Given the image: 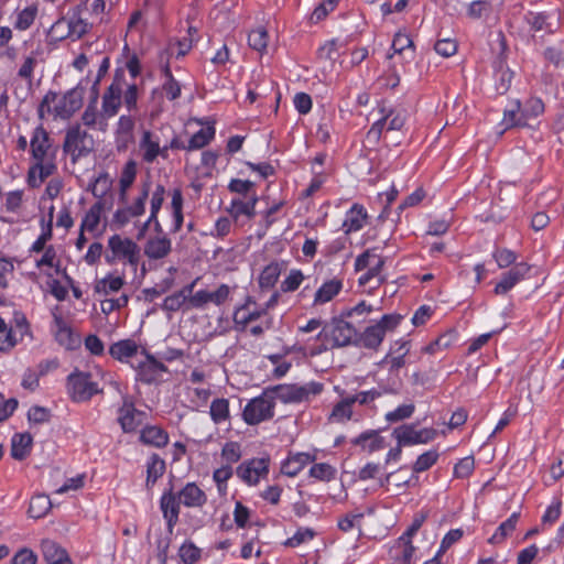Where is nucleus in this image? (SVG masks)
I'll return each instance as SVG.
<instances>
[{
	"label": "nucleus",
	"mask_w": 564,
	"mask_h": 564,
	"mask_svg": "<svg viewBox=\"0 0 564 564\" xmlns=\"http://www.w3.org/2000/svg\"><path fill=\"white\" fill-rule=\"evenodd\" d=\"M41 550L48 564H73L66 550L53 540H43L41 542Z\"/></svg>",
	"instance_id": "obj_17"
},
{
	"label": "nucleus",
	"mask_w": 564,
	"mask_h": 564,
	"mask_svg": "<svg viewBox=\"0 0 564 564\" xmlns=\"http://www.w3.org/2000/svg\"><path fill=\"white\" fill-rule=\"evenodd\" d=\"M356 446H360L362 451L373 453L386 447V441L380 436L378 430H368L351 440Z\"/></svg>",
	"instance_id": "obj_18"
},
{
	"label": "nucleus",
	"mask_w": 564,
	"mask_h": 564,
	"mask_svg": "<svg viewBox=\"0 0 564 564\" xmlns=\"http://www.w3.org/2000/svg\"><path fill=\"white\" fill-rule=\"evenodd\" d=\"M124 84L123 69H116L113 80L102 96V115L113 117L121 106L122 87Z\"/></svg>",
	"instance_id": "obj_7"
},
{
	"label": "nucleus",
	"mask_w": 564,
	"mask_h": 564,
	"mask_svg": "<svg viewBox=\"0 0 564 564\" xmlns=\"http://www.w3.org/2000/svg\"><path fill=\"white\" fill-rule=\"evenodd\" d=\"M178 555L184 564H195L200 558L202 550L192 541H186L181 545Z\"/></svg>",
	"instance_id": "obj_49"
},
{
	"label": "nucleus",
	"mask_w": 564,
	"mask_h": 564,
	"mask_svg": "<svg viewBox=\"0 0 564 564\" xmlns=\"http://www.w3.org/2000/svg\"><path fill=\"white\" fill-rule=\"evenodd\" d=\"M18 340L14 337L12 327H8L7 323L0 317V351L7 352L11 350Z\"/></svg>",
	"instance_id": "obj_50"
},
{
	"label": "nucleus",
	"mask_w": 564,
	"mask_h": 564,
	"mask_svg": "<svg viewBox=\"0 0 564 564\" xmlns=\"http://www.w3.org/2000/svg\"><path fill=\"white\" fill-rule=\"evenodd\" d=\"M87 84L88 79H83L76 87L65 93L58 104L54 107L55 115L63 119H67L80 109Z\"/></svg>",
	"instance_id": "obj_6"
},
{
	"label": "nucleus",
	"mask_w": 564,
	"mask_h": 564,
	"mask_svg": "<svg viewBox=\"0 0 564 564\" xmlns=\"http://www.w3.org/2000/svg\"><path fill=\"white\" fill-rule=\"evenodd\" d=\"M140 147L143 152V160L148 163H152L159 156L160 153V144L159 141L152 140V133L150 131H144Z\"/></svg>",
	"instance_id": "obj_40"
},
{
	"label": "nucleus",
	"mask_w": 564,
	"mask_h": 564,
	"mask_svg": "<svg viewBox=\"0 0 564 564\" xmlns=\"http://www.w3.org/2000/svg\"><path fill=\"white\" fill-rule=\"evenodd\" d=\"M215 135V128L214 127H207L203 128L199 131H197L195 134L192 135V138L188 141V144L186 147L187 151L198 150L207 145Z\"/></svg>",
	"instance_id": "obj_42"
},
{
	"label": "nucleus",
	"mask_w": 564,
	"mask_h": 564,
	"mask_svg": "<svg viewBox=\"0 0 564 564\" xmlns=\"http://www.w3.org/2000/svg\"><path fill=\"white\" fill-rule=\"evenodd\" d=\"M395 346H398V347L397 348L393 347L391 349V354H398L397 356L390 358V362H391L390 370L391 371L399 370L400 368H402L405 365L404 357L409 352V348L406 347L408 346L406 341H403V343L397 341Z\"/></svg>",
	"instance_id": "obj_56"
},
{
	"label": "nucleus",
	"mask_w": 564,
	"mask_h": 564,
	"mask_svg": "<svg viewBox=\"0 0 564 564\" xmlns=\"http://www.w3.org/2000/svg\"><path fill=\"white\" fill-rule=\"evenodd\" d=\"M36 554L26 547L21 549L14 554L11 560V564H36Z\"/></svg>",
	"instance_id": "obj_64"
},
{
	"label": "nucleus",
	"mask_w": 564,
	"mask_h": 564,
	"mask_svg": "<svg viewBox=\"0 0 564 564\" xmlns=\"http://www.w3.org/2000/svg\"><path fill=\"white\" fill-rule=\"evenodd\" d=\"M52 508V502L46 495H36L32 497L28 513L33 519H40L47 514Z\"/></svg>",
	"instance_id": "obj_36"
},
{
	"label": "nucleus",
	"mask_w": 564,
	"mask_h": 564,
	"mask_svg": "<svg viewBox=\"0 0 564 564\" xmlns=\"http://www.w3.org/2000/svg\"><path fill=\"white\" fill-rule=\"evenodd\" d=\"M384 338L383 330L381 326L372 325L368 326L362 334L357 336V341L359 346H362L368 349H377Z\"/></svg>",
	"instance_id": "obj_24"
},
{
	"label": "nucleus",
	"mask_w": 564,
	"mask_h": 564,
	"mask_svg": "<svg viewBox=\"0 0 564 564\" xmlns=\"http://www.w3.org/2000/svg\"><path fill=\"white\" fill-rule=\"evenodd\" d=\"M67 381L70 397L76 402L89 400L98 391L97 384L90 381V375L86 372L72 373Z\"/></svg>",
	"instance_id": "obj_9"
},
{
	"label": "nucleus",
	"mask_w": 564,
	"mask_h": 564,
	"mask_svg": "<svg viewBox=\"0 0 564 564\" xmlns=\"http://www.w3.org/2000/svg\"><path fill=\"white\" fill-rule=\"evenodd\" d=\"M147 360L139 364L138 367V376L139 380L144 383L154 382L161 372L167 371V368L164 364L156 360L152 355L145 352Z\"/></svg>",
	"instance_id": "obj_15"
},
{
	"label": "nucleus",
	"mask_w": 564,
	"mask_h": 564,
	"mask_svg": "<svg viewBox=\"0 0 564 564\" xmlns=\"http://www.w3.org/2000/svg\"><path fill=\"white\" fill-rule=\"evenodd\" d=\"M30 148L33 161L55 163L58 148L53 144V140L42 124L33 130Z\"/></svg>",
	"instance_id": "obj_3"
},
{
	"label": "nucleus",
	"mask_w": 564,
	"mask_h": 564,
	"mask_svg": "<svg viewBox=\"0 0 564 564\" xmlns=\"http://www.w3.org/2000/svg\"><path fill=\"white\" fill-rule=\"evenodd\" d=\"M315 456L307 453H296L290 455L281 466V471L289 476L295 477L308 463L313 462Z\"/></svg>",
	"instance_id": "obj_21"
},
{
	"label": "nucleus",
	"mask_w": 564,
	"mask_h": 564,
	"mask_svg": "<svg viewBox=\"0 0 564 564\" xmlns=\"http://www.w3.org/2000/svg\"><path fill=\"white\" fill-rule=\"evenodd\" d=\"M39 13V6L32 3L17 12V19L14 22V29L19 31H25L32 26Z\"/></svg>",
	"instance_id": "obj_35"
},
{
	"label": "nucleus",
	"mask_w": 564,
	"mask_h": 564,
	"mask_svg": "<svg viewBox=\"0 0 564 564\" xmlns=\"http://www.w3.org/2000/svg\"><path fill=\"white\" fill-rule=\"evenodd\" d=\"M142 443L153 445L155 447H163L169 442L167 433L159 426H145L140 434Z\"/></svg>",
	"instance_id": "obj_26"
},
{
	"label": "nucleus",
	"mask_w": 564,
	"mask_h": 564,
	"mask_svg": "<svg viewBox=\"0 0 564 564\" xmlns=\"http://www.w3.org/2000/svg\"><path fill=\"white\" fill-rule=\"evenodd\" d=\"M530 265L520 262L513 265L509 271L502 274L501 280L497 283L495 288V293L497 295H502L508 293L518 282H520L529 272Z\"/></svg>",
	"instance_id": "obj_12"
},
{
	"label": "nucleus",
	"mask_w": 564,
	"mask_h": 564,
	"mask_svg": "<svg viewBox=\"0 0 564 564\" xmlns=\"http://www.w3.org/2000/svg\"><path fill=\"white\" fill-rule=\"evenodd\" d=\"M138 352V345L134 340L126 339L115 343L109 348L112 358L123 361Z\"/></svg>",
	"instance_id": "obj_31"
},
{
	"label": "nucleus",
	"mask_w": 564,
	"mask_h": 564,
	"mask_svg": "<svg viewBox=\"0 0 564 564\" xmlns=\"http://www.w3.org/2000/svg\"><path fill=\"white\" fill-rule=\"evenodd\" d=\"M475 468V462L473 457L462 458L454 467V475L456 478L468 477Z\"/></svg>",
	"instance_id": "obj_63"
},
{
	"label": "nucleus",
	"mask_w": 564,
	"mask_h": 564,
	"mask_svg": "<svg viewBox=\"0 0 564 564\" xmlns=\"http://www.w3.org/2000/svg\"><path fill=\"white\" fill-rule=\"evenodd\" d=\"M343 283L339 280L325 282L315 293L314 303L324 304L332 301L341 290Z\"/></svg>",
	"instance_id": "obj_32"
},
{
	"label": "nucleus",
	"mask_w": 564,
	"mask_h": 564,
	"mask_svg": "<svg viewBox=\"0 0 564 564\" xmlns=\"http://www.w3.org/2000/svg\"><path fill=\"white\" fill-rule=\"evenodd\" d=\"M521 111L527 122H529L530 119L536 118L544 112V104L540 98L532 97L525 100Z\"/></svg>",
	"instance_id": "obj_54"
},
{
	"label": "nucleus",
	"mask_w": 564,
	"mask_h": 564,
	"mask_svg": "<svg viewBox=\"0 0 564 564\" xmlns=\"http://www.w3.org/2000/svg\"><path fill=\"white\" fill-rule=\"evenodd\" d=\"M352 405L354 400L349 397L341 399L334 405L328 420L338 423L349 421L352 416Z\"/></svg>",
	"instance_id": "obj_34"
},
{
	"label": "nucleus",
	"mask_w": 564,
	"mask_h": 564,
	"mask_svg": "<svg viewBox=\"0 0 564 564\" xmlns=\"http://www.w3.org/2000/svg\"><path fill=\"white\" fill-rule=\"evenodd\" d=\"M491 12V4L487 0L473 1L468 7V15L473 19L488 17Z\"/></svg>",
	"instance_id": "obj_59"
},
{
	"label": "nucleus",
	"mask_w": 564,
	"mask_h": 564,
	"mask_svg": "<svg viewBox=\"0 0 564 564\" xmlns=\"http://www.w3.org/2000/svg\"><path fill=\"white\" fill-rule=\"evenodd\" d=\"M310 476L322 481H329L335 478L336 469L326 463L314 464L310 469Z\"/></svg>",
	"instance_id": "obj_53"
},
{
	"label": "nucleus",
	"mask_w": 564,
	"mask_h": 564,
	"mask_svg": "<svg viewBox=\"0 0 564 564\" xmlns=\"http://www.w3.org/2000/svg\"><path fill=\"white\" fill-rule=\"evenodd\" d=\"M346 316L334 317L332 322L324 326L317 338H330L333 347H346L349 345L358 346L357 329L347 321Z\"/></svg>",
	"instance_id": "obj_1"
},
{
	"label": "nucleus",
	"mask_w": 564,
	"mask_h": 564,
	"mask_svg": "<svg viewBox=\"0 0 564 564\" xmlns=\"http://www.w3.org/2000/svg\"><path fill=\"white\" fill-rule=\"evenodd\" d=\"M63 151L70 155L73 163H76L78 159L87 156L93 151V139L79 124L70 127L65 134Z\"/></svg>",
	"instance_id": "obj_2"
},
{
	"label": "nucleus",
	"mask_w": 564,
	"mask_h": 564,
	"mask_svg": "<svg viewBox=\"0 0 564 564\" xmlns=\"http://www.w3.org/2000/svg\"><path fill=\"white\" fill-rule=\"evenodd\" d=\"M177 496L181 503L188 508L202 507L207 501L205 492L195 482H187Z\"/></svg>",
	"instance_id": "obj_20"
},
{
	"label": "nucleus",
	"mask_w": 564,
	"mask_h": 564,
	"mask_svg": "<svg viewBox=\"0 0 564 564\" xmlns=\"http://www.w3.org/2000/svg\"><path fill=\"white\" fill-rule=\"evenodd\" d=\"M56 171V163H40L34 161L28 172V184L32 188L39 187Z\"/></svg>",
	"instance_id": "obj_19"
},
{
	"label": "nucleus",
	"mask_w": 564,
	"mask_h": 564,
	"mask_svg": "<svg viewBox=\"0 0 564 564\" xmlns=\"http://www.w3.org/2000/svg\"><path fill=\"white\" fill-rule=\"evenodd\" d=\"M496 75V90L499 95H505L511 86L513 73L509 68H503L502 62H500Z\"/></svg>",
	"instance_id": "obj_52"
},
{
	"label": "nucleus",
	"mask_w": 564,
	"mask_h": 564,
	"mask_svg": "<svg viewBox=\"0 0 564 564\" xmlns=\"http://www.w3.org/2000/svg\"><path fill=\"white\" fill-rule=\"evenodd\" d=\"M51 411L44 406L34 405L28 412V420L34 424H43L51 420Z\"/></svg>",
	"instance_id": "obj_62"
},
{
	"label": "nucleus",
	"mask_w": 564,
	"mask_h": 564,
	"mask_svg": "<svg viewBox=\"0 0 564 564\" xmlns=\"http://www.w3.org/2000/svg\"><path fill=\"white\" fill-rule=\"evenodd\" d=\"M151 189V181L148 178L141 184V193L135 198L134 203L128 207V212L132 215V217L141 216L145 210V202L149 197V193Z\"/></svg>",
	"instance_id": "obj_43"
},
{
	"label": "nucleus",
	"mask_w": 564,
	"mask_h": 564,
	"mask_svg": "<svg viewBox=\"0 0 564 564\" xmlns=\"http://www.w3.org/2000/svg\"><path fill=\"white\" fill-rule=\"evenodd\" d=\"M367 218V213L361 205L355 204L347 213L346 219L344 220V227L346 232L357 231L362 228L364 223Z\"/></svg>",
	"instance_id": "obj_30"
},
{
	"label": "nucleus",
	"mask_w": 564,
	"mask_h": 564,
	"mask_svg": "<svg viewBox=\"0 0 564 564\" xmlns=\"http://www.w3.org/2000/svg\"><path fill=\"white\" fill-rule=\"evenodd\" d=\"M143 415V412L137 410L128 398L123 399L122 406L119 409L118 422L124 433H131L141 424L138 416Z\"/></svg>",
	"instance_id": "obj_13"
},
{
	"label": "nucleus",
	"mask_w": 564,
	"mask_h": 564,
	"mask_svg": "<svg viewBox=\"0 0 564 564\" xmlns=\"http://www.w3.org/2000/svg\"><path fill=\"white\" fill-rule=\"evenodd\" d=\"M257 202L258 197L256 195H253L248 202H243L241 199H234L231 202L230 207L227 210L236 220L241 215L247 216L248 219H252L256 216Z\"/></svg>",
	"instance_id": "obj_27"
},
{
	"label": "nucleus",
	"mask_w": 564,
	"mask_h": 564,
	"mask_svg": "<svg viewBox=\"0 0 564 564\" xmlns=\"http://www.w3.org/2000/svg\"><path fill=\"white\" fill-rule=\"evenodd\" d=\"M438 453L436 451H427L420 455L413 465L414 473H422L431 468L437 460Z\"/></svg>",
	"instance_id": "obj_55"
},
{
	"label": "nucleus",
	"mask_w": 564,
	"mask_h": 564,
	"mask_svg": "<svg viewBox=\"0 0 564 564\" xmlns=\"http://www.w3.org/2000/svg\"><path fill=\"white\" fill-rule=\"evenodd\" d=\"M303 280L304 275L302 271L293 269L290 271L285 280L281 283V290L283 292H293L299 289Z\"/></svg>",
	"instance_id": "obj_60"
},
{
	"label": "nucleus",
	"mask_w": 564,
	"mask_h": 564,
	"mask_svg": "<svg viewBox=\"0 0 564 564\" xmlns=\"http://www.w3.org/2000/svg\"><path fill=\"white\" fill-rule=\"evenodd\" d=\"M268 32L263 28H258L249 33L248 43L251 48L262 53L268 45Z\"/></svg>",
	"instance_id": "obj_51"
},
{
	"label": "nucleus",
	"mask_w": 564,
	"mask_h": 564,
	"mask_svg": "<svg viewBox=\"0 0 564 564\" xmlns=\"http://www.w3.org/2000/svg\"><path fill=\"white\" fill-rule=\"evenodd\" d=\"M102 208H104V205L101 202H97L96 204H94L89 208V210L86 213V215L82 221L80 229L94 231L100 221V214H101Z\"/></svg>",
	"instance_id": "obj_44"
},
{
	"label": "nucleus",
	"mask_w": 564,
	"mask_h": 564,
	"mask_svg": "<svg viewBox=\"0 0 564 564\" xmlns=\"http://www.w3.org/2000/svg\"><path fill=\"white\" fill-rule=\"evenodd\" d=\"M519 517V512H513L506 521H503L498 527L497 531L495 532V534H492L491 538H489L488 542L491 544L501 543L516 529Z\"/></svg>",
	"instance_id": "obj_38"
},
{
	"label": "nucleus",
	"mask_w": 564,
	"mask_h": 564,
	"mask_svg": "<svg viewBox=\"0 0 564 564\" xmlns=\"http://www.w3.org/2000/svg\"><path fill=\"white\" fill-rule=\"evenodd\" d=\"M166 465L163 458H161L158 454H152L148 464H147V488L153 487L156 480L163 476L165 473Z\"/></svg>",
	"instance_id": "obj_28"
},
{
	"label": "nucleus",
	"mask_w": 564,
	"mask_h": 564,
	"mask_svg": "<svg viewBox=\"0 0 564 564\" xmlns=\"http://www.w3.org/2000/svg\"><path fill=\"white\" fill-rule=\"evenodd\" d=\"M165 196V187L161 184L155 186V189L152 193L151 197V213H150V221L155 219V215L159 214Z\"/></svg>",
	"instance_id": "obj_61"
},
{
	"label": "nucleus",
	"mask_w": 564,
	"mask_h": 564,
	"mask_svg": "<svg viewBox=\"0 0 564 564\" xmlns=\"http://www.w3.org/2000/svg\"><path fill=\"white\" fill-rule=\"evenodd\" d=\"M55 339L61 346L68 350L76 349L80 346V338L75 335L72 328L66 324L62 316L54 315Z\"/></svg>",
	"instance_id": "obj_16"
},
{
	"label": "nucleus",
	"mask_w": 564,
	"mask_h": 564,
	"mask_svg": "<svg viewBox=\"0 0 564 564\" xmlns=\"http://www.w3.org/2000/svg\"><path fill=\"white\" fill-rule=\"evenodd\" d=\"M398 547H402L401 555L397 557L399 564H411L412 557L415 552V546L412 544V539L401 540V536L397 541Z\"/></svg>",
	"instance_id": "obj_58"
},
{
	"label": "nucleus",
	"mask_w": 564,
	"mask_h": 564,
	"mask_svg": "<svg viewBox=\"0 0 564 564\" xmlns=\"http://www.w3.org/2000/svg\"><path fill=\"white\" fill-rule=\"evenodd\" d=\"M163 74L165 77V82L163 84V90L170 100H175L176 98H178L181 96V85L173 77V74H172L169 65L164 66Z\"/></svg>",
	"instance_id": "obj_47"
},
{
	"label": "nucleus",
	"mask_w": 564,
	"mask_h": 564,
	"mask_svg": "<svg viewBox=\"0 0 564 564\" xmlns=\"http://www.w3.org/2000/svg\"><path fill=\"white\" fill-rule=\"evenodd\" d=\"M280 275V265L275 262L268 264L259 276V284L262 289L272 288Z\"/></svg>",
	"instance_id": "obj_48"
},
{
	"label": "nucleus",
	"mask_w": 564,
	"mask_h": 564,
	"mask_svg": "<svg viewBox=\"0 0 564 564\" xmlns=\"http://www.w3.org/2000/svg\"><path fill=\"white\" fill-rule=\"evenodd\" d=\"M32 436L29 433L14 434L11 442V456L17 460H23L31 451Z\"/></svg>",
	"instance_id": "obj_25"
},
{
	"label": "nucleus",
	"mask_w": 564,
	"mask_h": 564,
	"mask_svg": "<svg viewBox=\"0 0 564 564\" xmlns=\"http://www.w3.org/2000/svg\"><path fill=\"white\" fill-rule=\"evenodd\" d=\"M212 420L218 424L229 417V402L227 399H215L210 403Z\"/></svg>",
	"instance_id": "obj_46"
},
{
	"label": "nucleus",
	"mask_w": 564,
	"mask_h": 564,
	"mask_svg": "<svg viewBox=\"0 0 564 564\" xmlns=\"http://www.w3.org/2000/svg\"><path fill=\"white\" fill-rule=\"evenodd\" d=\"M269 473L268 458H253L237 468V475L248 485L258 484L260 477Z\"/></svg>",
	"instance_id": "obj_11"
},
{
	"label": "nucleus",
	"mask_w": 564,
	"mask_h": 564,
	"mask_svg": "<svg viewBox=\"0 0 564 564\" xmlns=\"http://www.w3.org/2000/svg\"><path fill=\"white\" fill-rule=\"evenodd\" d=\"M376 258H377V262L373 265H371L368 269V271L359 278L360 285H366L370 281H375V284L371 288L376 289V288L380 286L386 281V278L383 275H381V271L384 265V259L380 256H378Z\"/></svg>",
	"instance_id": "obj_33"
},
{
	"label": "nucleus",
	"mask_w": 564,
	"mask_h": 564,
	"mask_svg": "<svg viewBox=\"0 0 564 564\" xmlns=\"http://www.w3.org/2000/svg\"><path fill=\"white\" fill-rule=\"evenodd\" d=\"M274 415V401L272 397L263 393L251 399L243 409L242 419L248 425H256L272 419Z\"/></svg>",
	"instance_id": "obj_4"
},
{
	"label": "nucleus",
	"mask_w": 564,
	"mask_h": 564,
	"mask_svg": "<svg viewBox=\"0 0 564 564\" xmlns=\"http://www.w3.org/2000/svg\"><path fill=\"white\" fill-rule=\"evenodd\" d=\"M172 251V241L167 236H155L148 239L143 252L150 260H161Z\"/></svg>",
	"instance_id": "obj_14"
},
{
	"label": "nucleus",
	"mask_w": 564,
	"mask_h": 564,
	"mask_svg": "<svg viewBox=\"0 0 564 564\" xmlns=\"http://www.w3.org/2000/svg\"><path fill=\"white\" fill-rule=\"evenodd\" d=\"M381 117L371 126L367 133L369 140L378 142L381 138L382 131L387 129L388 119L393 115V109H388L383 105L379 107Z\"/></svg>",
	"instance_id": "obj_39"
},
{
	"label": "nucleus",
	"mask_w": 564,
	"mask_h": 564,
	"mask_svg": "<svg viewBox=\"0 0 564 564\" xmlns=\"http://www.w3.org/2000/svg\"><path fill=\"white\" fill-rule=\"evenodd\" d=\"M415 410V406L413 403L410 404H402L398 406L395 410L388 412L386 414V420L390 423H395L405 419L411 417Z\"/></svg>",
	"instance_id": "obj_57"
},
{
	"label": "nucleus",
	"mask_w": 564,
	"mask_h": 564,
	"mask_svg": "<svg viewBox=\"0 0 564 564\" xmlns=\"http://www.w3.org/2000/svg\"><path fill=\"white\" fill-rule=\"evenodd\" d=\"M138 247L133 240L122 238L120 235H113L108 239V249L115 251L120 261H124Z\"/></svg>",
	"instance_id": "obj_22"
},
{
	"label": "nucleus",
	"mask_w": 564,
	"mask_h": 564,
	"mask_svg": "<svg viewBox=\"0 0 564 564\" xmlns=\"http://www.w3.org/2000/svg\"><path fill=\"white\" fill-rule=\"evenodd\" d=\"M323 383L310 382L304 386L278 384L271 389L275 397L284 403L302 402L308 400L310 395H317L323 391Z\"/></svg>",
	"instance_id": "obj_5"
},
{
	"label": "nucleus",
	"mask_w": 564,
	"mask_h": 564,
	"mask_svg": "<svg viewBox=\"0 0 564 564\" xmlns=\"http://www.w3.org/2000/svg\"><path fill=\"white\" fill-rule=\"evenodd\" d=\"M137 175V164L134 161H129L126 163L121 176L119 180L120 184V195L123 198L128 188L133 184Z\"/></svg>",
	"instance_id": "obj_45"
},
{
	"label": "nucleus",
	"mask_w": 564,
	"mask_h": 564,
	"mask_svg": "<svg viewBox=\"0 0 564 564\" xmlns=\"http://www.w3.org/2000/svg\"><path fill=\"white\" fill-rule=\"evenodd\" d=\"M124 284L121 275L108 274L106 278L99 280L95 285V292L99 294H108L110 292L119 291Z\"/></svg>",
	"instance_id": "obj_41"
},
{
	"label": "nucleus",
	"mask_w": 564,
	"mask_h": 564,
	"mask_svg": "<svg viewBox=\"0 0 564 564\" xmlns=\"http://www.w3.org/2000/svg\"><path fill=\"white\" fill-rule=\"evenodd\" d=\"M134 121L129 116H121L117 126V148L118 150L124 149L127 143L132 140V131Z\"/></svg>",
	"instance_id": "obj_29"
},
{
	"label": "nucleus",
	"mask_w": 564,
	"mask_h": 564,
	"mask_svg": "<svg viewBox=\"0 0 564 564\" xmlns=\"http://www.w3.org/2000/svg\"><path fill=\"white\" fill-rule=\"evenodd\" d=\"M160 509L166 521L169 533H173L174 527L178 522L181 500L173 491V486L165 490L160 499Z\"/></svg>",
	"instance_id": "obj_10"
},
{
	"label": "nucleus",
	"mask_w": 564,
	"mask_h": 564,
	"mask_svg": "<svg viewBox=\"0 0 564 564\" xmlns=\"http://www.w3.org/2000/svg\"><path fill=\"white\" fill-rule=\"evenodd\" d=\"M437 432L434 429L415 430L414 425L404 424L393 430V436L400 445L425 444L433 441Z\"/></svg>",
	"instance_id": "obj_8"
},
{
	"label": "nucleus",
	"mask_w": 564,
	"mask_h": 564,
	"mask_svg": "<svg viewBox=\"0 0 564 564\" xmlns=\"http://www.w3.org/2000/svg\"><path fill=\"white\" fill-rule=\"evenodd\" d=\"M67 25H68V35L76 36V39H80L90 29V24L85 19L82 18L79 8H76L74 10L73 14L70 15L69 20L67 21Z\"/></svg>",
	"instance_id": "obj_37"
},
{
	"label": "nucleus",
	"mask_w": 564,
	"mask_h": 564,
	"mask_svg": "<svg viewBox=\"0 0 564 564\" xmlns=\"http://www.w3.org/2000/svg\"><path fill=\"white\" fill-rule=\"evenodd\" d=\"M521 110V102L519 99H516L512 102L511 108L506 109L503 111V119L501 124L505 126V130L530 126L529 122H527V120L524 119V116Z\"/></svg>",
	"instance_id": "obj_23"
}]
</instances>
